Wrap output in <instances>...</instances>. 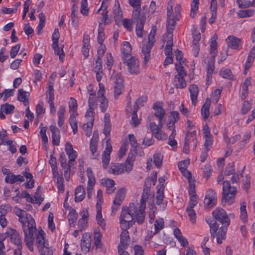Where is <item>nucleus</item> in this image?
<instances>
[{
    "mask_svg": "<svg viewBox=\"0 0 255 255\" xmlns=\"http://www.w3.org/2000/svg\"><path fill=\"white\" fill-rule=\"evenodd\" d=\"M145 216V211H140L133 203H130L128 207L124 206L120 217V221L121 229H129L132 226L134 220H136L137 223L142 224L144 221Z\"/></svg>",
    "mask_w": 255,
    "mask_h": 255,
    "instance_id": "1",
    "label": "nucleus"
},
{
    "mask_svg": "<svg viewBox=\"0 0 255 255\" xmlns=\"http://www.w3.org/2000/svg\"><path fill=\"white\" fill-rule=\"evenodd\" d=\"M237 192L236 187L231 185L230 181L226 180L223 182V193L221 202L223 206L231 205L234 203Z\"/></svg>",
    "mask_w": 255,
    "mask_h": 255,
    "instance_id": "2",
    "label": "nucleus"
},
{
    "mask_svg": "<svg viewBox=\"0 0 255 255\" xmlns=\"http://www.w3.org/2000/svg\"><path fill=\"white\" fill-rule=\"evenodd\" d=\"M218 35L215 33L211 37L210 40V55L211 59L208 64V80H209V75L213 73H216L215 71V58L218 53V44L217 41L218 39Z\"/></svg>",
    "mask_w": 255,
    "mask_h": 255,
    "instance_id": "3",
    "label": "nucleus"
},
{
    "mask_svg": "<svg viewBox=\"0 0 255 255\" xmlns=\"http://www.w3.org/2000/svg\"><path fill=\"white\" fill-rule=\"evenodd\" d=\"M210 228V234L213 238H216L217 243L220 244L222 243V241L225 239L228 227H221L219 228V224L214 221L209 224Z\"/></svg>",
    "mask_w": 255,
    "mask_h": 255,
    "instance_id": "4",
    "label": "nucleus"
},
{
    "mask_svg": "<svg viewBox=\"0 0 255 255\" xmlns=\"http://www.w3.org/2000/svg\"><path fill=\"white\" fill-rule=\"evenodd\" d=\"M156 26H153L152 31L148 36V41L147 44H143L142 47V52L144 55V64H146L150 58V51L155 41V34Z\"/></svg>",
    "mask_w": 255,
    "mask_h": 255,
    "instance_id": "5",
    "label": "nucleus"
},
{
    "mask_svg": "<svg viewBox=\"0 0 255 255\" xmlns=\"http://www.w3.org/2000/svg\"><path fill=\"white\" fill-rule=\"evenodd\" d=\"M207 98H206L205 103L201 109V114L203 119L206 121L207 119ZM203 132L205 141L204 143L205 150L202 152L201 155V162H204L207 157V123L203 125Z\"/></svg>",
    "mask_w": 255,
    "mask_h": 255,
    "instance_id": "6",
    "label": "nucleus"
},
{
    "mask_svg": "<svg viewBox=\"0 0 255 255\" xmlns=\"http://www.w3.org/2000/svg\"><path fill=\"white\" fill-rule=\"evenodd\" d=\"M15 215L19 217V222L23 225V228L24 226H25L26 228L28 227H34L35 223L34 220L32 217L29 214L23 210L19 208H16Z\"/></svg>",
    "mask_w": 255,
    "mask_h": 255,
    "instance_id": "7",
    "label": "nucleus"
},
{
    "mask_svg": "<svg viewBox=\"0 0 255 255\" xmlns=\"http://www.w3.org/2000/svg\"><path fill=\"white\" fill-rule=\"evenodd\" d=\"M172 0H169L168 2V6L167 7V19L166 22V30L167 33H173V31L175 29L176 22L179 20V18L172 14Z\"/></svg>",
    "mask_w": 255,
    "mask_h": 255,
    "instance_id": "8",
    "label": "nucleus"
},
{
    "mask_svg": "<svg viewBox=\"0 0 255 255\" xmlns=\"http://www.w3.org/2000/svg\"><path fill=\"white\" fill-rule=\"evenodd\" d=\"M149 127L152 134L157 139L164 140L167 138V135L161 130L163 127L162 121H159L158 125L154 122H151Z\"/></svg>",
    "mask_w": 255,
    "mask_h": 255,
    "instance_id": "9",
    "label": "nucleus"
},
{
    "mask_svg": "<svg viewBox=\"0 0 255 255\" xmlns=\"http://www.w3.org/2000/svg\"><path fill=\"white\" fill-rule=\"evenodd\" d=\"M212 215L215 219L225 226L228 227L229 226L230 220L224 209L217 208L213 211Z\"/></svg>",
    "mask_w": 255,
    "mask_h": 255,
    "instance_id": "10",
    "label": "nucleus"
},
{
    "mask_svg": "<svg viewBox=\"0 0 255 255\" xmlns=\"http://www.w3.org/2000/svg\"><path fill=\"white\" fill-rule=\"evenodd\" d=\"M123 63L128 66V72L131 74H137L139 73V61L138 59L132 56L123 60Z\"/></svg>",
    "mask_w": 255,
    "mask_h": 255,
    "instance_id": "11",
    "label": "nucleus"
},
{
    "mask_svg": "<svg viewBox=\"0 0 255 255\" xmlns=\"http://www.w3.org/2000/svg\"><path fill=\"white\" fill-rule=\"evenodd\" d=\"M150 179H145L143 192L142 193L141 199L140 200V204L139 206V208H140V211H145V207H146V202L148 199V197L149 195V193L150 191Z\"/></svg>",
    "mask_w": 255,
    "mask_h": 255,
    "instance_id": "12",
    "label": "nucleus"
},
{
    "mask_svg": "<svg viewBox=\"0 0 255 255\" xmlns=\"http://www.w3.org/2000/svg\"><path fill=\"white\" fill-rule=\"evenodd\" d=\"M5 234L10 236L11 241L17 246V250L20 252L22 246V240L19 233L14 229L8 228Z\"/></svg>",
    "mask_w": 255,
    "mask_h": 255,
    "instance_id": "13",
    "label": "nucleus"
},
{
    "mask_svg": "<svg viewBox=\"0 0 255 255\" xmlns=\"http://www.w3.org/2000/svg\"><path fill=\"white\" fill-rule=\"evenodd\" d=\"M123 231L121 234L120 243L118 247V252H122L128 248L129 244L130 238L129 233L128 231V229H121Z\"/></svg>",
    "mask_w": 255,
    "mask_h": 255,
    "instance_id": "14",
    "label": "nucleus"
},
{
    "mask_svg": "<svg viewBox=\"0 0 255 255\" xmlns=\"http://www.w3.org/2000/svg\"><path fill=\"white\" fill-rule=\"evenodd\" d=\"M81 250L84 254H87L90 251L91 246V235L89 233H85L81 241Z\"/></svg>",
    "mask_w": 255,
    "mask_h": 255,
    "instance_id": "15",
    "label": "nucleus"
},
{
    "mask_svg": "<svg viewBox=\"0 0 255 255\" xmlns=\"http://www.w3.org/2000/svg\"><path fill=\"white\" fill-rule=\"evenodd\" d=\"M110 140V139L107 140L106 149L104 151L102 155L103 166L104 168H106L109 163L110 154L112 151V146Z\"/></svg>",
    "mask_w": 255,
    "mask_h": 255,
    "instance_id": "16",
    "label": "nucleus"
},
{
    "mask_svg": "<svg viewBox=\"0 0 255 255\" xmlns=\"http://www.w3.org/2000/svg\"><path fill=\"white\" fill-rule=\"evenodd\" d=\"M114 88L115 97L121 95L124 91L123 78L121 74H117L116 75Z\"/></svg>",
    "mask_w": 255,
    "mask_h": 255,
    "instance_id": "17",
    "label": "nucleus"
},
{
    "mask_svg": "<svg viewBox=\"0 0 255 255\" xmlns=\"http://www.w3.org/2000/svg\"><path fill=\"white\" fill-rule=\"evenodd\" d=\"M128 3L133 7L136 8L132 12V17L134 20H136L142 16L140 13V0H129Z\"/></svg>",
    "mask_w": 255,
    "mask_h": 255,
    "instance_id": "18",
    "label": "nucleus"
},
{
    "mask_svg": "<svg viewBox=\"0 0 255 255\" xmlns=\"http://www.w3.org/2000/svg\"><path fill=\"white\" fill-rule=\"evenodd\" d=\"M36 230L35 226L34 227H28L26 228L25 226H24L23 232L25 235L24 242L26 245L29 243H33L34 238L33 233Z\"/></svg>",
    "mask_w": 255,
    "mask_h": 255,
    "instance_id": "19",
    "label": "nucleus"
},
{
    "mask_svg": "<svg viewBox=\"0 0 255 255\" xmlns=\"http://www.w3.org/2000/svg\"><path fill=\"white\" fill-rule=\"evenodd\" d=\"M146 17L144 14H143L142 16H140V17L136 20L132 19L133 22H136V33L138 37H142V31L143 26L145 21Z\"/></svg>",
    "mask_w": 255,
    "mask_h": 255,
    "instance_id": "20",
    "label": "nucleus"
},
{
    "mask_svg": "<svg viewBox=\"0 0 255 255\" xmlns=\"http://www.w3.org/2000/svg\"><path fill=\"white\" fill-rule=\"evenodd\" d=\"M228 47L233 49H239L241 45V40L234 36L230 35L226 40Z\"/></svg>",
    "mask_w": 255,
    "mask_h": 255,
    "instance_id": "21",
    "label": "nucleus"
},
{
    "mask_svg": "<svg viewBox=\"0 0 255 255\" xmlns=\"http://www.w3.org/2000/svg\"><path fill=\"white\" fill-rule=\"evenodd\" d=\"M90 41V35L87 33H84L83 40V45L82 47V52L85 58H87L89 55V49L91 47Z\"/></svg>",
    "mask_w": 255,
    "mask_h": 255,
    "instance_id": "22",
    "label": "nucleus"
},
{
    "mask_svg": "<svg viewBox=\"0 0 255 255\" xmlns=\"http://www.w3.org/2000/svg\"><path fill=\"white\" fill-rule=\"evenodd\" d=\"M52 133V143L55 145H58L60 142V130L55 126L52 125L49 127Z\"/></svg>",
    "mask_w": 255,
    "mask_h": 255,
    "instance_id": "23",
    "label": "nucleus"
},
{
    "mask_svg": "<svg viewBox=\"0 0 255 255\" xmlns=\"http://www.w3.org/2000/svg\"><path fill=\"white\" fill-rule=\"evenodd\" d=\"M101 184L107 187V193L108 194L113 193L116 189L115 183L113 180L103 179L101 180Z\"/></svg>",
    "mask_w": 255,
    "mask_h": 255,
    "instance_id": "24",
    "label": "nucleus"
},
{
    "mask_svg": "<svg viewBox=\"0 0 255 255\" xmlns=\"http://www.w3.org/2000/svg\"><path fill=\"white\" fill-rule=\"evenodd\" d=\"M24 181V178L20 175H15L13 173L7 174L5 178V181L7 183L14 184L16 182H21Z\"/></svg>",
    "mask_w": 255,
    "mask_h": 255,
    "instance_id": "25",
    "label": "nucleus"
},
{
    "mask_svg": "<svg viewBox=\"0 0 255 255\" xmlns=\"http://www.w3.org/2000/svg\"><path fill=\"white\" fill-rule=\"evenodd\" d=\"M217 203V193L212 189H208V208L214 207Z\"/></svg>",
    "mask_w": 255,
    "mask_h": 255,
    "instance_id": "26",
    "label": "nucleus"
},
{
    "mask_svg": "<svg viewBox=\"0 0 255 255\" xmlns=\"http://www.w3.org/2000/svg\"><path fill=\"white\" fill-rule=\"evenodd\" d=\"M131 50L132 48L130 43L128 42H125L121 49L123 54L122 60H124L125 58L127 59L132 57L130 55Z\"/></svg>",
    "mask_w": 255,
    "mask_h": 255,
    "instance_id": "27",
    "label": "nucleus"
},
{
    "mask_svg": "<svg viewBox=\"0 0 255 255\" xmlns=\"http://www.w3.org/2000/svg\"><path fill=\"white\" fill-rule=\"evenodd\" d=\"M85 191L82 185H79L75 191V201L76 202H81L84 198Z\"/></svg>",
    "mask_w": 255,
    "mask_h": 255,
    "instance_id": "28",
    "label": "nucleus"
},
{
    "mask_svg": "<svg viewBox=\"0 0 255 255\" xmlns=\"http://www.w3.org/2000/svg\"><path fill=\"white\" fill-rule=\"evenodd\" d=\"M189 90L190 91L192 104L195 105L197 103V96L199 93L198 86L195 84L191 85L189 87Z\"/></svg>",
    "mask_w": 255,
    "mask_h": 255,
    "instance_id": "29",
    "label": "nucleus"
},
{
    "mask_svg": "<svg viewBox=\"0 0 255 255\" xmlns=\"http://www.w3.org/2000/svg\"><path fill=\"white\" fill-rule=\"evenodd\" d=\"M174 235L183 247H186L188 245V242L186 238L183 237L180 230L178 228H175L174 230Z\"/></svg>",
    "mask_w": 255,
    "mask_h": 255,
    "instance_id": "30",
    "label": "nucleus"
},
{
    "mask_svg": "<svg viewBox=\"0 0 255 255\" xmlns=\"http://www.w3.org/2000/svg\"><path fill=\"white\" fill-rule=\"evenodd\" d=\"M217 0H212L210 5V10L211 12V17L209 19V22L211 24L213 23L217 16Z\"/></svg>",
    "mask_w": 255,
    "mask_h": 255,
    "instance_id": "31",
    "label": "nucleus"
},
{
    "mask_svg": "<svg viewBox=\"0 0 255 255\" xmlns=\"http://www.w3.org/2000/svg\"><path fill=\"white\" fill-rule=\"evenodd\" d=\"M128 168V166L123 164L115 165L111 166L110 169V172L115 175H119L124 172V170L129 171V170H126Z\"/></svg>",
    "mask_w": 255,
    "mask_h": 255,
    "instance_id": "32",
    "label": "nucleus"
},
{
    "mask_svg": "<svg viewBox=\"0 0 255 255\" xmlns=\"http://www.w3.org/2000/svg\"><path fill=\"white\" fill-rule=\"evenodd\" d=\"M113 12L115 14L114 18L117 22L122 18V11L120 8V3L118 0H115V4L113 9Z\"/></svg>",
    "mask_w": 255,
    "mask_h": 255,
    "instance_id": "33",
    "label": "nucleus"
},
{
    "mask_svg": "<svg viewBox=\"0 0 255 255\" xmlns=\"http://www.w3.org/2000/svg\"><path fill=\"white\" fill-rule=\"evenodd\" d=\"M125 196V190L123 188L120 189L117 193L113 203L116 205L120 206L124 199Z\"/></svg>",
    "mask_w": 255,
    "mask_h": 255,
    "instance_id": "34",
    "label": "nucleus"
},
{
    "mask_svg": "<svg viewBox=\"0 0 255 255\" xmlns=\"http://www.w3.org/2000/svg\"><path fill=\"white\" fill-rule=\"evenodd\" d=\"M76 115H78V114L76 113V114H75V113H74V112H72L71 114L70 118L69 119V123L70 125L71 128H72L74 134H75L78 130V122L76 119Z\"/></svg>",
    "mask_w": 255,
    "mask_h": 255,
    "instance_id": "35",
    "label": "nucleus"
},
{
    "mask_svg": "<svg viewBox=\"0 0 255 255\" xmlns=\"http://www.w3.org/2000/svg\"><path fill=\"white\" fill-rule=\"evenodd\" d=\"M99 139V137L98 135H95V133H94L93 136L91 139L90 143V148L91 151V153L93 155H94L95 153L97 151V143Z\"/></svg>",
    "mask_w": 255,
    "mask_h": 255,
    "instance_id": "36",
    "label": "nucleus"
},
{
    "mask_svg": "<svg viewBox=\"0 0 255 255\" xmlns=\"http://www.w3.org/2000/svg\"><path fill=\"white\" fill-rule=\"evenodd\" d=\"M174 83L176 88L183 89L187 86L184 77L174 76Z\"/></svg>",
    "mask_w": 255,
    "mask_h": 255,
    "instance_id": "37",
    "label": "nucleus"
},
{
    "mask_svg": "<svg viewBox=\"0 0 255 255\" xmlns=\"http://www.w3.org/2000/svg\"><path fill=\"white\" fill-rule=\"evenodd\" d=\"M135 151L136 153L133 151H130V153L128 154V156L125 163V164L128 166V168H127L126 170H129V171L131 170V162H132L134 160L135 157L137 154V150H136Z\"/></svg>",
    "mask_w": 255,
    "mask_h": 255,
    "instance_id": "38",
    "label": "nucleus"
},
{
    "mask_svg": "<svg viewBox=\"0 0 255 255\" xmlns=\"http://www.w3.org/2000/svg\"><path fill=\"white\" fill-rule=\"evenodd\" d=\"M153 109L155 110L154 116L159 119V121H161L165 114L164 109L155 105H154Z\"/></svg>",
    "mask_w": 255,
    "mask_h": 255,
    "instance_id": "39",
    "label": "nucleus"
},
{
    "mask_svg": "<svg viewBox=\"0 0 255 255\" xmlns=\"http://www.w3.org/2000/svg\"><path fill=\"white\" fill-rule=\"evenodd\" d=\"M108 3V0H104L102 2V4L101 7L98 10V11L101 9L102 7H104V11L102 12L103 14V18L102 19V20L104 21L105 24H107L109 23L108 19V11L106 10L107 8L108 5L106 4Z\"/></svg>",
    "mask_w": 255,
    "mask_h": 255,
    "instance_id": "40",
    "label": "nucleus"
},
{
    "mask_svg": "<svg viewBox=\"0 0 255 255\" xmlns=\"http://www.w3.org/2000/svg\"><path fill=\"white\" fill-rule=\"evenodd\" d=\"M69 225L71 227L75 226L74 223L77 221L78 218V214L75 209H72L68 214V216Z\"/></svg>",
    "mask_w": 255,
    "mask_h": 255,
    "instance_id": "41",
    "label": "nucleus"
},
{
    "mask_svg": "<svg viewBox=\"0 0 255 255\" xmlns=\"http://www.w3.org/2000/svg\"><path fill=\"white\" fill-rule=\"evenodd\" d=\"M128 136L130 143L132 146L131 148V151H133L136 153L135 150H138V149H140V146L137 142L136 139L133 134H129Z\"/></svg>",
    "mask_w": 255,
    "mask_h": 255,
    "instance_id": "42",
    "label": "nucleus"
},
{
    "mask_svg": "<svg viewBox=\"0 0 255 255\" xmlns=\"http://www.w3.org/2000/svg\"><path fill=\"white\" fill-rule=\"evenodd\" d=\"M137 105H135L133 107L134 110L131 115V121L130 124L133 125L134 127L137 126L140 124V120L137 118L136 114V108Z\"/></svg>",
    "mask_w": 255,
    "mask_h": 255,
    "instance_id": "43",
    "label": "nucleus"
},
{
    "mask_svg": "<svg viewBox=\"0 0 255 255\" xmlns=\"http://www.w3.org/2000/svg\"><path fill=\"white\" fill-rule=\"evenodd\" d=\"M102 235L100 232H94V244L97 248H100L102 247L101 243Z\"/></svg>",
    "mask_w": 255,
    "mask_h": 255,
    "instance_id": "44",
    "label": "nucleus"
},
{
    "mask_svg": "<svg viewBox=\"0 0 255 255\" xmlns=\"http://www.w3.org/2000/svg\"><path fill=\"white\" fill-rule=\"evenodd\" d=\"M222 91V88H218L216 89L212 92L211 95V99L212 101L216 103L218 101L220 97L221 93Z\"/></svg>",
    "mask_w": 255,
    "mask_h": 255,
    "instance_id": "45",
    "label": "nucleus"
},
{
    "mask_svg": "<svg viewBox=\"0 0 255 255\" xmlns=\"http://www.w3.org/2000/svg\"><path fill=\"white\" fill-rule=\"evenodd\" d=\"M192 33L193 35V43L196 46L201 39V34L197 28L194 27L192 29Z\"/></svg>",
    "mask_w": 255,
    "mask_h": 255,
    "instance_id": "46",
    "label": "nucleus"
},
{
    "mask_svg": "<svg viewBox=\"0 0 255 255\" xmlns=\"http://www.w3.org/2000/svg\"><path fill=\"white\" fill-rule=\"evenodd\" d=\"M155 233L158 234L160 230L164 228V221L162 218H159L156 220L154 223Z\"/></svg>",
    "mask_w": 255,
    "mask_h": 255,
    "instance_id": "47",
    "label": "nucleus"
},
{
    "mask_svg": "<svg viewBox=\"0 0 255 255\" xmlns=\"http://www.w3.org/2000/svg\"><path fill=\"white\" fill-rule=\"evenodd\" d=\"M199 4V0H193L191 4V9L190 15L193 18L195 16L197 11L198 9V6Z\"/></svg>",
    "mask_w": 255,
    "mask_h": 255,
    "instance_id": "48",
    "label": "nucleus"
},
{
    "mask_svg": "<svg viewBox=\"0 0 255 255\" xmlns=\"http://www.w3.org/2000/svg\"><path fill=\"white\" fill-rule=\"evenodd\" d=\"M0 109L6 114H10L14 110V107L12 105L5 103L1 106Z\"/></svg>",
    "mask_w": 255,
    "mask_h": 255,
    "instance_id": "49",
    "label": "nucleus"
},
{
    "mask_svg": "<svg viewBox=\"0 0 255 255\" xmlns=\"http://www.w3.org/2000/svg\"><path fill=\"white\" fill-rule=\"evenodd\" d=\"M63 45H62V47L60 48V47L58 46V44H57V46H54L52 47L53 49L54 50L55 54L56 55H58L59 56V59L60 61H63L64 59V57L65 56L63 47Z\"/></svg>",
    "mask_w": 255,
    "mask_h": 255,
    "instance_id": "50",
    "label": "nucleus"
},
{
    "mask_svg": "<svg viewBox=\"0 0 255 255\" xmlns=\"http://www.w3.org/2000/svg\"><path fill=\"white\" fill-rule=\"evenodd\" d=\"M235 169L234 168V163L233 162L229 163L226 168L224 174L225 176H229L235 174Z\"/></svg>",
    "mask_w": 255,
    "mask_h": 255,
    "instance_id": "51",
    "label": "nucleus"
},
{
    "mask_svg": "<svg viewBox=\"0 0 255 255\" xmlns=\"http://www.w3.org/2000/svg\"><path fill=\"white\" fill-rule=\"evenodd\" d=\"M66 154L68 155V157L69 158V160L68 161L69 169H71L73 167V162L77 157V153L76 151L74 150L73 152H69Z\"/></svg>",
    "mask_w": 255,
    "mask_h": 255,
    "instance_id": "52",
    "label": "nucleus"
},
{
    "mask_svg": "<svg viewBox=\"0 0 255 255\" xmlns=\"http://www.w3.org/2000/svg\"><path fill=\"white\" fill-rule=\"evenodd\" d=\"M29 96V93L24 91L23 89H19L18 90V93L17 96V100L20 101H24V100L28 99Z\"/></svg>",
    "mask_w": 255,
    "mask_h": 255,
    "instance_id": "53",
    "label": "nucleus"
},
{
    "mask_svg": "<svg viewBox=\"0 0 255 255\" xmlns=\"http://www.w3.org/2000/svg\"><path fill=\"white\" fill-rule=\"evenodd\" d=\"M163 156L160 153H156L153 156V162L155 165L159 167L161 166L162 162Z\"/></svg>",
    "mask_w": 255,
    "mask_h": 255,
    "instance_id": "54",
    "label": "nucleus"
},
{
    "mask_svg": "<svg viewBox=\"0 0 255 255\" xmlns=\"http://www.w3.org/2000/svg\"><path fill=\"white\" fill-rule=\"evenodd\" d=\"M254 10L252 9L241 10L238 12V15L242 18L250 17L254 14Z\"/></svg>",
    "mask_w": 255,
    "mask_h": 255,
    "instance_id": "55",
    "label": "nucleus"
},
{
    "mask_svg": "<svg viewBox=\"0 0 255 255\" xmlns=\"http://www.w3.org/2000/svg\"><path fill=\"white\" fill-rule=\"evenodd\" d=\"M100 104V108L101 111L102 113L105 112L108 106V101L106 98H102V99L99 100Z\"/></svg>",
    "mask_w": 255,
    "mask_h": 255,
    "instance_id": "56",
    "label": "nucleus"
},
{
    "mask_svg": "<svg viewBox=\"0 0 255 255\" xmlns=\"http://www.w3.org/2000/svg\"><path fill=\"white\" fill-rule=\"evenodd\" d=\"M60 37L59 32L57 28H55L52 34V40L53 43L52 47L57 46V44H58V40Z\"/></svg>",
    "mask_w": 255,
    "mask_h": 255,
    "instance_id": "57",
    "label": "nucleus"
},
{
    "mask_svg": "<svg viewBox=\"0 0 255 255\" xmlns=\"http://www.w3.org/2000/svg\"><path fill=\"white\" fill-rule=\"evenodd\" d=\"M176 70L178 73L175 76L185 77L186 76V73L184 71V67L182 64H178L176 65Z\"/></svg>",
    "mask_w": 255,
    "mask_h": 255,
    "instance_id": "58",
    "label": "nucleus"
},
{
    "mask_svg": "<svg viewBox=\"0 0 255 255\" xmlns=\"http://www.w3.org/2000/svg\"><path fill=\"white\" fill-rule=\"evenodd\" d=\"M237 2L239 5V7L241 8H246L252 5L250 0H237Z\"/></svg>",
    "mask_w": 255,
    "mask_h": 255,
    "instance_id": "59",
    "label": "nucleus"
},
{
    "mask_svg": "<svg viewBox=\"0 0 255 255\" xmlns=\"http://www.w3.org/2000/svg\"><path fill=\"white\" fill-rule=\"evenodd\" d=\"M96 100L95 98V94L91 93L90 95L88 100L89 109L94 110L96 106Z\"/></svg>",
    "mask_w": 255,
    "mask_h": 255,
    "instance_id": "60",
    "label": "nucleus"
},
{
    "mask_svg": "<svg viewBox=\"0 0 255 255\" xmlns=\"http://www.w3.org/2000/svg\"><path fill=\"white\" fill-rule=\"evenodd\" d=\"M93 127V122L88 123L84 125V129L86 132V135L87 136H90L91 134V131Z\"/></svg>",
    "mask_w": 255,
    "mask_h": 255,
    "instance_id": "61",
    "label": "nucleus"
},
{
    "mask_svg": "<svg viewBox=\"0 0 255 255\" xmlns=\"http://www.w3.org/2000/svg\"><path fill=\"white\" fill-rule=\"evenodd\" d=\"M186 212L188 213V215L190 217V221L193 223H195L196 222V213L193 208L190 209V208H187Z\"/></svg>",
    "mask_w": 255,
    "mask_h": 255,
    "instance_id": "62",
    "label": "nucleus"
},
{
    "mask_svg": "<svg viewBox=\"0 0 255 255\" xmlns=\"http://www.w3.org/2000/svg\"><path fill=\"white\" fill-rule=\"evenodd\" d=\"M190 164V159L181 161L178 163V167L180 171L186 170Z\"/></svg>",
    "mask_w": 255,
    "mask_h": 255,
    "instance_id": "63",
    "label": "nucleus"
},
{
    "mask_svg": "<svg viewBox=\"0 0 255 255\" xmlns=\"http://www.w3.org/2000/svg\"><path fill=\"white\" fill-rule=\"evenodd\" d=\"M11 208L9 205H1L0 206V215L5 216L8 211H10Z\"/></svg>",
    "mask_w": 255,
    "mask_h": 255,
    "instance_id": "64",
    "label": "nucleus"
}]
</instances>
